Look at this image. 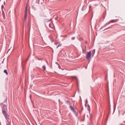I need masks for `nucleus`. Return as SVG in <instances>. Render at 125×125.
I'll list each match as a JSON object with an SVG mask.
<instances>
[{
  "instance_id": "1",
  "label": "nucleus",
  "mask_w": 125,
  "mask_h": 125,
  "mask_svg": "<svg viewBox=\"0 0 125 125\" xmlns=\"http://www.w3.org/2000/svg\"><path fill=\"white\" fill-rule=\"evenodd\" d=\"M2 113L3 115L4 116L6 121H7V122H8V121H9V115H8V114H7V113H6V111H5V110H2Z\"/></svg>"
},
{
  "instance_id": "2",
  "label": "nucleus",
  "mask_w": 125,
  "mask_h": 125,
  "mask_svg": "<svg viewBox=\"0 0 125 125\" xmlns=\"http://www.w3.org/2000/svg\"><path fill=\"white\" fill-rule=\"evenodd\" d=\"M86 58L87 59H90L91 58V52L89 51V52L87 53L86 55Z\"/></svg>"
},
{
  "instance_id": "3",
  "label": "nucleus",
  "mask_w": 125,
  "mask_h": 125,
  "mask_svg": "<svg viewBox=\"0 0 125 125\" xmlns=\"http://www.w3.org/2000/svg\"><path fill=\"white\" fill-rule=\"evenodd\" d=\"M27 6L25 7V14H24V20L26 21L27 20Z\"/></svg>"
},
{
  "instance_id": "4",
  "label": "nucleus",
  "mask_w": 125,
  "mask_h": 125,
  "mask_svg": "<svg viewBox=\"0 0 125 125\" xmlns=\"http://www.w3.org/2000/svg\"><path fill=\"white\" fill-rule=\"evenodd\" d=\"M70 110H75V108L72 105H70Z\"/></svg>"
},
{
  "instance_id": "5",
  "label": "nucleus",
  "mask_w": 125,
  "mask_h": 125,
  "mask_svg": "<svg viewBox=\"0 0 125 125\" xmlns=\"http://www.w3.org/2000/svg\"><path fill=\"white\" fill-rule=\"evenodd\" d=\"M72 111H73V113H74V114H75L76 116H78V113H77V112H76V110H73Z\"/></svg>"
},
{
  "instance_id": "6",
  "label": "nucleus",
  "mask_w": 125,
  "mask_h": 125,
  "mask_svg": "<svg viewBox=\"0 0 125 125\" xmlns=\"http://www.w3.org/2000/svg\"><path fill=\"white\" fill-rule=\"evenodd\" d=\"M4 73H5V74H6V75H8V73L7 72V70H6V69H5L4 70Z\"/></svg>"
},
{
  "instance_id": "7",
  "label": "nucleus",
  "mask_w": 125,
  "mask_h": 125,
  "mask_svg": "<svg viewBox=\"0 0 125 125\" xmlns=\"http://www.w3.org/2000/svg\"><path fill=\"white\" fill-rule=\"evenodd\" d=\"M0 105L1 107H2V106H3V107H5V106H6L5 105H4L3 103L0 104Z\"/></svg>"
},
{
  "instance_id": "8",
  "label": "nucleus",
  "mask_w": 125,
  "mask_h": 125,
  "mask_svg": "<svg viewBox=\"0 0 125 125\" xmlns=\"http://www.w3.org/2000/svg\"><path fill=\"white\" fill-rule=\"evenodd\" d=\"M86 8V7L85 6H83L82 7V10H84V9H85Z\"/></svg>"
},
{
  "instance_id": "9",
  "label": "nucleus",
  "mask_w": 125,
  "mask_h": 125,
  "mask_svg": "<svg viewBox=\"0 0 125 125\" xmlns=\"http://www.w3.org/2000/svg\"><path fill=\"white\" fill-rule=\"evenodd\" d=\"M42 68H43L44 71H45V70H46V68H45V66L44 65H43V66H42Z\"/></svg>"
},
{
  "instance_id": "10",
  "label": "nucleus",
  "mask_w": 125,
  "mask_h": 125,
  "mask_svg": "<svg viewBox=\"0 0 125 125\" xmlns=\"http://www.w3.org/2000/svg\"><path fill=\"white\" fill-rule=\"evenodd\" d=\"M49 26L50 28H52V25H51L50 23L49 24Z\"/></svg>"
},
{
  "instance_id": "11",
  "label": "nucleus",
  "mask_w": 125,
  "mask_h": 125,
  "mask_svg": "<svg viewBox=\"0 0 125 125\" xmlns=\"http://www.w3.org/2000/svg\"><path fill=\"white\" fill-rule=\"evenodd\" d=\"M114 22H115V21H114V20H111L110 21V23H113Z\"/></svg>"
},
{
  "instance_id": "12",
  "label": "nucleus",
  "mask_w": 125,
  "mask_h": 125,
  "mask_svg": "<svg viewBox=\"0 0 125 125\" xmlns=\"http://www.w3.org/2000/svg\"><path fill=\"white\" fill-rule=\"evenodd\" d=\"M59 46H61V44L59 43L58 46L57 47V48H58V47H59Z\"/></svg>"
},
{
  "instance_id": "13",
  "label": "nucleus",
  "mask_w": 125,
  "mask_h": 125,
  "mask_svg": "<svg viewBox=\"0 0 125 125\" xmlns=\"http://www.w3.org/2000/svg\"><path fill=\"white\" fill-rule=\"evenodd\" d=\"M87 107V110H90V107H89V106H88Z\"/></svg>"
},
{
  "instance_id": "14",
  "label": "nucleus",
  "mask_w": 125,
  "mask_h": 125,
  "mask_svg": "<svg viewBox=\"0 0 125 125\" xmlns=\"http://www.w3.org/2000/svg\"><path fill=\"white\" fill-rule=\"evenodd\" d=\"M71 40H75V37H72Z\"/></svg>"
},
{
  "instance_id": "15",
  "label": "nucleus",
  "mask_w": 125,
  "mask_h": 125,
  "mask_svg": "<svg viewBox=\"0 0 125 125\" xmlns=\"http://www.w3.org/2000/svg\"><path fill=\"white\" fill-rule=\"evenodd\" d=\"M8 125H10V123H9Z\"/></svg>"
}]
</instances>
